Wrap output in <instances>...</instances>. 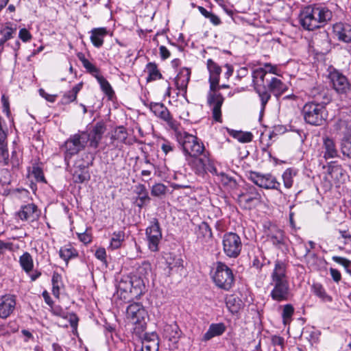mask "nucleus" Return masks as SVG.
Here are the masks:
<instances>
[{
	"instance_id": "obj_1",
	"label": "nucleus",
	"mask_w": 351,
	"mask_h": 351,
	"mask_svg": "<svg viewBox=\"0 0 351 351\" xmlns=\"http://www.w3.org/2000/svg\"><path fill=\"white\" fill-rule=\"evenodd\" d=\"M316 90L312 91L313 98L306 102L302 107L301 114L304 122L312 126H323L326 123L328 111L326 104L329 102L325 91L315 94Z\"/></svg>"
},
{
	"instance_id": "obj_2",
	"label": "nucleus",
	"mask_w": 351,
	"mask_h": 351,
	"mask_svg": "<svg viewBox=\"0 0 351 351\" xmlns=\"http://www.w3.org/2000/svg\"><path fill=\"white\" fill-rule=\"evenodd\" d=\"M332 17V13L328 8L318 5H308L301 10L299 22L305 30L313 31L325 25Z\"/></svg>"
},
{
	"instance_id": "obj_3",
	"label": "nucleus",
	"mask_w": 351,
	"mask_h": 351,
	"mask_svg": "<svg viewBox=\"0 0 351 351\" xmlns=\"http://www.w3.org/2000/svg\"><path fill=\"white\" fill-rule=\"evenodd\" d=\"M287 264L285 261L277 259L271 274V282L273 289L270 296L276 302L287 301L289 296V283L287 275Z\"/></svg>"
},
{
	"instance_id": "obj_4",
	"label": "nucleus",
	"mask_w": 351,
	"mask_h": 351,
	"mask_svg": "<svg viewBox=\"0 0 351 351\" xmlns=\"http://www.w3.org/2000/svg\"><path fill=\"white\" fill-rule=\"evenodd\" d=\"M150 270V265L147 263H143L138 268V272L141 276H123L119 280L117 289L124 299L128 298L129 293H133V295H137L142 293V287L143 280L142 276H146Z\"/></svg>"
},
{
	"instance_id": "obj_5",
	"label": "nucleus",
	"mask_w": 351,
	"mask_h": 351,
	"mask_svg": "<svg viewBox=\"0 0 351 351\" xmlns=\"http://www.w3.org/2000/svg\"><path fill=\"white\" fill-rule=\"evenodd\" d=\"M177 141H178L184 154L194 158V162L199 165L201 168L204 169V160L197 157L203 153L204 146L197 137L186 132H182L177 128Z\"/></svg>"
},
{
	"instance_id": "obj_6",
	"label": "nucleus",
	"mask_w": 351,
	"mask_h": 351,
	"mask_svg": "<svg viewBox=\"0 0 351 351\" xmlns=\"http://www.w3.org/2000/svg\"><path fill=\"white\" fill-rule=\"evenodd\" d=\"M219 79L217 77L209 78L210 90L207 95V103L211 108L213 118L215 121L221 123V106L224 98L221 93H217V90L219 89Z\"/></svg>"
},
{
	"instance_id": "obj_7",
	"label": "nucleus",
	"mask_w": 351,
	"mask_h": 351,
	"mask_svg": "<svg viewBox=\"0 0 351 351\" xmlns=\"http://www.w3.org/2000/svg\"><path fill=\"white\" fill-rule=\"evenodd\" d=\"M17 25L11 22L0 23V54L3 51L5 47H10L13 52L15 60L18 56V51L20 49L21 43L18 40L14 42L9 40L16 34Z\"/></svg>"
},
{
	"instance_id": "obj_8",
	"label": "nucleus",
	"mask_w": 351,
	"mask_h": 351,
	"mask_svg": "<svg viewBox=\"0 0 351 351\" xmlns=\"http://www.w3.org/2000/svg\"><path fill=\"white\" fill-rule=\"evenodd\" d=\"M127 317L133 324V331L138 335L145 330L147 325V313L142 304L134 302L130 304L126 310Z\"/></svg>"
},
{
	"instance_id": "obj_9",
	"label": "nucleus",
	"mask_w": 351,
	"mask_h": 351,
	"mask_svg": "<svg viewBox=\"0 0 351 351\" xmlns=\"http://www.w3.org/2000/svg\"><path fill=\"white\" fill-rule=\"evenodd\" d=\"M212 279L218 288L226 291L232 288L235 281L232 270L222 262H217Z\"/></svg>"
},
{
	"instance_id": "obj_10",
	"label": "nucleus",
	"mask_w": 351,
	"mask_h": 351,
	"mask_svg": "<svg viewBox=\"0 0 351 351\" xmlns=\"http://www.w3.org/2000/svg\"><path fill=\"white\" fill-rule=\"evenodd\" d=\"M89 140V135L86 132H79L71 135L64 143V159L66 162L72 156L84 149Z\"/></svg>"
},
{
	"instance_id": "obj_11",
	"label": "nucleus",
	"mask_w": 351,
	"mask_h": 351,
	"mask_svg": "<svg viewBox=\"0 0 351 351\" xmlns=\"http://www.w3.org/2000/svg\"><path fill=\"white\" fill-rule=\"evenodd\" d=\"M222 247L226 256L230 258H237L243 248L240 236L233 232H226L222 237Z\"/></svg>"
},
{
	"instance_id": "obj_12",
	"label": "nucleus",
	"mask_w": 351,
	"mask_h": 351,
	"mask_svg": "<svg viewBox=\"0 0 351 351\" xmlns=\"http://www.w3.org/2000/svg\"><path fill=\"white\" fill-rule=\"evenodd\" d=\"M249 179L256 185L265 189L280 190V183L278 182L276 178L271 173L263 174L258 172H250Z\"/></svg>"
},
{
	"instance_id": "obj_13",
	"label": "nucleus",
	"mask_w": 351,
	"mask_h": 351,
	"mask_svg": "<svg viewBox=\"0 0 351 351\" xmlns=\"http://www.w3.org/2000/svg\"><path fill=\"white\" fill-rule=\"evenodd\" d=\"M147 246L149 250L156 252L159 250L158 245L162 239V232L158 222L155 221L146 229Z\"/></svg>"
},
{
	"instance_id": "obj_14",
	"label": "nucleus",
	"mask_w": 351,
	"mask_h": 351,
	"mask_svg": "<svg viewBox=\"0 0 351 351\" xmlns=\"http://www.w3.org/2000/svg\"><path fill=\"white\" fill-rule=\"evenodd\" d=\"M16 307V296L12 294H5L0 297V318L6 319L15 311Z\"/></svg>"
},
{
	"instance_id": "obj_15",
	"label": "nucleus",
	"mask_w": 351,
	"mask_h": 351,
	"mask_svg": "<svg viewBox=\"0 0 351 351\" xmlns=\"http://www.w3.org/2000/svg\"><path fill=\"white\" fill-rule=\"evenodd\" d=\"M333 89L339 95H343L350 88V83L348 78L342 73L335 71L329 75Z\"/></svg>"
},
{
	"instance_id": "obj_16",
	"label": "nucleus",
	"mask_w": 351,
	"mask_h": 351,
	"mask_svg": "<svg viewBox=\"0 0 351 351\" xmlns=\"http://www.w3.org/2000/svg\"><path fill=\"white\" fill-rule=\"evenodd\" d=\"M245 191L238 195L241 202H244L246 204H257L261 202V195L256 188L252 185H246Z\"/></svg>"
},
{
	"instance_id": "obj_17",
	"label": "nucleus",
	"mask_w": 351,
	"mask_h": 351,
	"mask_svg": "<svg viewBox=\"0 0 351 351\" xmlns=\"http://www.w3.org/2000/svg\"><path fill=\"white\" fill-rule=\"evenodd\" d=\"M333 32L338 40L346 43H351V25L337 23L333 25Z\"/></svg>"
},
{
	"instance_id": "obj_18",
	"label": "nucleus",
	"mask_w": 351,
	"mask_h": 351,
	"mask_svg": "<svg viewBox=\"0 0 351 351\" xmlns=\"http://www.w3.org/2000/svg\"><path fill=\"white\" fill-rule=\"evenodd\" d=\"M266 83L267 90L276 97H280L287 90V86L281 80L276 77L271 76L270 78H267Z\"/></svg>"
},
{
	"instance_id": "obj_19",
	"label": "nucleus",
	"mask_w": 351,
	"mask_h": 351,
	"mask_svg": "<svg viewBox=\"0 0 351 351\" xmlns=\"http://www.w3.org/2000/svg\"><path fill=\"white\" fill-rule=\"evenodd\" d=\"M37 212V206L31 203L21 206L16 215L23 221H34L38 216Z\"/></svg>"
},
{
	"instance_id": "obj_20",
	"label": "nucleus",
	"mask_w": 351,
	"mask_h": 351,
	"mask_svg": "<svg viewBox=\"0 0 351 351\" xmlns=\"http://www.w3.org/2000/svg\"><path fill=\"white\" fill-rule=\"evenodd\" d=\"M252 84L254 90L263 89L266 88V79L270 78L271 76L267 75L266 69L263 68H258L253 70L252 73Z\"/></svg>"
},
{
	"instance_id": "obj_21",
	"label": "nucleus",
	"mask_w": 351,
	"mask_h": 351,
	"mask_svg": "<svg viewBox=\"0 0 351 351\" xmlns=\"http://www.w3.org/2000/svg\"><path fill=\"white\" fill-rule=\"evenodd\" d=\"M141 343V351H158L159 341L154 332L146 333Z\"/></svg>"
},
{
	"instance_id": "obj_22",
	"label": "nucleus",
	"mask_w": 351,
	"mask_h": 351,
	"mask_svg": "<svg viewBox=\"0 0 351 351\" xmlns=\"http://www.w3.org/2000/svg\"><path fill=\"white\" fill-rule=\"evenodd\" d=\"M267 241H270L278 249H280L285 245L284 232L276 227L269 230V232L267 233Z\"/></svg>"
},
{
	"instance_id": "obj_23",
	"label": "nucleus",
	"mask_w": 351,
	"mask_h": 351,
	"mask_svg": "<svg viewBox=\"0 0 351 351\" xmlns=\"http://www.w3.org/2000/svg\"><path fill=\"white\" fill-rule=\"evenodd\" d=\"M90 39L93 45L96 48L102 47L104 38L108 35L106 27H97L90 30Z\"/></svg>"
},
{
	"instance_id": "obj_24",
	"label": "nucleus",
	"mask_w": 351,
	"mask_h": 351,
	"mask_svg": "<svg viewBox=\"0 0 351 351\" xmlns=\"http://www.w3.org/2000/svg\"><path fill=\"white\" fill-rule=\"evenodd\" d=\"M150 110L157 117L167 121L169 125H173L172 119L167 108L161 103H151Z\"/></svg>"
},
{
	"instance_id": "obj_25",
	"label": "nucleus",
	"mask_w": 351,
	"mask_h": 351,
	"mask_svg": "<svg viewBox=\"0 0 351 351\" xmlns=\"http://www.w3.org/2000/svg\"><path fill=\"white\" fill-rule=\"evenodd\" d=\"M226 330L223 323L211 324L208 330L204 335L202 341H207L216 336L221 335Z\"/></svg>"
},
{
	"instance_id": "obj_26",
	"label": "nucleus",
	"mask_w": 351,
	"mask_h": 351,
	"mask_svg": "<svg viewBox=\"0 0 351 351\" xmlns=\"http://www.w3.org/2000/svg\"><path fill=\"white\" fill-rule=\"evenodd\" d=\"M77 57L82 62L87 73H90L96 79L101 75L100 69L86 59L84 53L80 52L77 54Z\"/></svg>"
},
{
	"instance_id": "obj_27",
	"label": "nucleus",
	"mask_w": 351,
	"mask_h": 351,
	"mask_svg": "<svg viewBox=\"0 0 351 351\" xmlns=\"http://www.w3.org/2000/svg\"><path fill=\"white\" fill-rule=\"evenodd\" d=\"M106 130L104 125L101 123H97L93 128L91 132V136L90 138V145L92 147L97 148L99 143L101 139L102 135Z\"/></svg>"
},
{
	"instance_id": "obj_28",
	"label": "nucleus",
	"mask_w": 351,
	"mask_h": 351,
	"mask_svg": "<svg viewBox=\"0 0 351 351\" xmlns=\"http://www.w3.org/2000/svg\"><path fill=\"white\" fill-rule=\"evenodd\" d=\"M78 255V251L70 243L61 247L59 250L60 257L66 263L71 259L77 258Z\"/></svg>"
},
{
	"instance_id": "obj_29",
	"label": "nucleus",
	"mask_w": 351,
	"mask_h": 351,
	"mask_svg": "<svg viewBox=\"0 0 351 351\" xmlns=\"http://www.w3.org/2000/svg\"><path fill=\"white\" fill-rule=\"evenodd\" d=\"M197 238L202 241H208L213 238L211 228L206 222H202L196 230Z\"/></svg>"
},
{
	"instance_id": "obj_30",
	"label": "nucleus",
	"mask_w": 351,
	"mask_h": 351,
	"mask_svg": "<svg viewBox=\"0 0 351 351\" xmlns=\"http://www.w3.org/2000/svg\"><path fill=\"white\" fill-rule=\"evenodd\" d=\"M190 76L191 71L188 68H182L177 74V89L186 90Z\"/></svg>"
},
{
	"instance_id": "obj_31",
	"label": "nucleus",
	"mask_w": 351,
	"mask_h": 351,
	"mask_svg": "<svg viewBox=\"0 0 351 351\" xmlns=\"http://www.w3.org/2000/svg\"><path fill=\"white\" fill-rule=\"evenodd\" d=\"M136 194L138 197L136 198V205L139 208H142L144 206L149 204L150 197L148 195L147 190L143 184H138L136 186Z\"/></svg>"
},
{
	"instance_id": "obj_32",
	"label": "nucleus",
	"mask_w": 351,
	"mask_h": 351,
	"mask_svg": "<svg viewBox=\"0 0 351 351\" xmlns=\"http://www.w3.org/2000/svg\"><path fill=\"white\" fill-rule=\"evenodd\" d=\"M125 237L124 231L119 230L114 232L112 234L108 248L112 250L120 248L125 241Z\"/></svg>"
},
{
	"instance_id": "obj_33",
	"label": "nucleus",
	"mask_w": 351,
	"mask_h": 351,
	"mask_svg": "<svg viewBox=\"0 0 351 351\" xmlns=\"http://www.w3.org/2000/svg\"><path fill=\"white\" fill-rule=\"evenodd\" d=\"M324 148L325 149L324 155L325 158H333L337 156V150L332 138L326 137L324 139Z\"/></svg>"
},
{
	"instance_id": "obj_34",
	"label": "nucleus",
	"mask_w": 351,
	"mask_h": 351,
	"mask_svg": "<svg viewBox=\"0 0 351 351\" xmlns=\"http://www.w3.org/2000/svg\"><path fill=\"white\" fill-rule=\"evenodd\" d=\"M228 132L231 136L243 143H250L253 139V134L250 132H242L228 129Z\"/></svg>"
},
{
	"instance_id": "obj_35",
	"label": "nucleus",
	"mask_w": 351,
	"mask_h": 351,
	"mask_svg": "<svg viewBox=\"0 0 351 351\" xmlns=\"http://www.w3.org/2000/svg\"><path fill=\"white\" fill-rule=\"evenodd\" d=\"M19 263L26 274H29L34 268L33 258L29 252H24L19 257Z\"/></svg>"
},
{
	"instance_id": "obj_36",
	"label": "nucleus",
	"mask_w": 351,
	"mask_h": 351,
	"mask_svg": "<svg viewBox=\"0 0 351 351\" xmlns=\"http://www.w3.org/2000/svg\"><path fill=\"white\" fill-rule=\"evenodd\" d=\"M145 71L148 73L147 82L154 81L162 78V75L158 69V66L154 62H149L146 65Z\"/></svg>"
},
{
	"instance_id": "obj_37",
	"label": "nucleus",
	"mask_w": 351,
	"mask_h": 351,
	"mask_svg": "<svg viewBox=\"0 0 351 351\" xmlns=\"http://www.w3.org/2000/svg\"><path fill=\"white\" fill-rule=\"evenodd\" d=\"M312 291L315 295L324 302H331L332 298L327 294L323 286L319 283H314L312 285Z\"/></svg>"
},
{
	"instance_id": "obj_38",
	"label": "nucleus",
	"mask_w": 351,
	"mask_h": 351,
	"mask_svg": "<svg viewBox=\"0 0 351 351\" xmlns=\"http://www.w3.org/2000/svg\"><path fill=\"white\" fill-rule=\"evenodd\" d=\"M52 283V293L53 295L58 298L60 295V287L62 286V277L57 272H54L51 279Z\"/></svg>"
},
{
	"instance_id": "obj_39",
	"label": "nucleus",
	"mask_w": 351,
	"mask_h": 351,
	"mask_svg": "<svg viewBox=\"0 0 351 351\" xmlns=\"http://www.w3.org/2000/svg\"><path fill=\"white\" fill-rule=\"evenodd\" d=\"M255 92L258 95L261 103V112L265 110V106L271 99V93L267 90V88L263 89H256Z\"/></svg>"
},
{
	"instance_id": "obj_40",
	"label": "nucleus",
	"mask_w": 351,
	"mask_h": 351,
	"mask_svg": "<svg viewBox=\"0 0 351 351\" xmlns=\"http://www.w3.org/2000/svg\"><path fill=\"white\" fill-rule=\"evenodd\" d=\"M207 68L210 74L209 78L217 77V79H219L221 69L212 59H208L207 60Z\"/></svg>"
},
{
	"instance_id": "obj_41",
	"label": "nucleus",
	"mask_w": 351,
	"mask_h": 351,
	"mask_svg": "<svg viewBox=\"0 0 351 351\" xmlns=\"http://www.w3.org/2000/svg\"><path fill=\"white\" fill-rule=\"evenodd\" d=\"M341 149L344 156L351 158V135L344 136L342 138Z\"/></svg>"
},
{
	"instance_id": "obj_42",
	"label": "nucleus",
	"mask_w": 351,
	"mask_h": 351,
	"mask_svg": "<svg viewBox=\"0 0 351 351\" xmlns=\"http://www.w3.org/2000/svg\"><path fill=\"white\" fill-rule=\"evenodd\" d=\"M96 80L99 84L101 89L106 95L110 96L114 93L111 85L102 75L98 77Z\"/></svg>"
},
{
	"instance_id": "obj_43",
	"label": "nucleus",
	"mask_w": 351,
	"mask_h": 351,
	"mask_svg": "<svg viewBox=\"0 0 351 351\" xmlns=\"http://www.w3.org/2000/svg\"><path fill=\"white\" fill-rule=\"evenodd\" d=\"M0 163L4 166L10 163L7 142L0 143Z\"/></svg>"
},
{
	"instance_id": "obj_44",
	"label": "nucleus",
	"mask_w": 351,
	"mask_h": 351,
	"mask_svg": "<svg viewBox=\"0 0 351 351\" xmlns=\"http://www.w3.org/2000/svg\"><path fill=\"white\" fill-rule=\"evenodd\" d=\"M240 300L232 296L226 300V304L228 310L232 313H237L240 309Z\"/></svg>"
},
{
	"instance_id": "obj_45",
	"label": "nucleus",
	"mask_w": 351,
	"mask_h": 351,
	"mask_svg": "<svg viewBox=\"0 0 351 351\" xmlns=\"http://www.w3.org/2000/svg\"><path fill=\"white\" fill-rule=\"evenodd\" d=\"M167 190V187L165 184L157 183L152 187L151 194L155 197H160L162 195H165Z\"/></svg>"
},
{
	"instance_id": "obj_46",
	"label": "nucleus",
	"mask_w": 351,
	"mask_h": 351,
	"mask_svg": "<svg viewBox=\"0 0 351 351\" xmlns=\"http://www.w3.org/2000/svg\"><path fill=\"white\" fill-rule=\"evenodd\" d=\"M128 134L125 129L123 127H120L114 131V134L112 135V138L117 140L121 143H125Z\"/></svg>"
},
{
	"instance_id": "obj_47",
	"label": "nucleus",
	"mask_w": 351,
	"mask_h": 351,
	"mask_svg": "<svg viewBox=\"0 0 351 351\" xmlns=\"http://www.w3.org/2000/svg\"><path fill=\"white\" fill-rule=\"evenodd\" d=\"M219 176H221V181L224 185H228L232 189L236 188L237 182L234 178L229 176L223 172L219 173Z\"/></svg>"
},
{
	"instance_id": "obj_48",
	"label": "nucleus",
	"mask_w": 351,
	"mask_h": 351,
	"mask_svg": "<svg viewBox=\"0 0 351 351\" xmlns=\"http://www.w3.org/2000/svg\"><path fill=\"white\" fill-rule=\"evenodd\" d=\"M304 257L306 260V263L309 266H313L316 264L317 261L318 260V256L315 253H311V250L308 247H305V254Z\"/></svg>"
},
{
	"instance_id": "obj_49",
	"label": "nucleus",
	"mask_w": 351,
	"mask_h": 351,
	"mask_svg": "<svg viewBox=\"0 0 351 351\" xmlns=\"http://www.w3.org/2000/svg\"><path fill=\"white\" fill-rule=\"evenodd\" d=\"M332 260L341 265H343L346 271L351 275V261L341 256H333Z\"/></svg>"
},
{
	"instance_id": "obj_50",
	"label": "nucleus",
	"mask_w": 351,
	"mask_h": 351,
	"mask_svg": "<svg viewBox=\"0 0 351 351\" xmlns=\"http://www.w3.org/2000/svg\"><path fill=\"white\" fill-rule=\"evenodd\" d=\"M292 171L291 169H287L282 174L284 185L287 189H290L293 185Z\"/></svg>"
},
{
	"instance_id": "obj_51",
	"label": "nucleus",
	"mask_w": 351,
	"mask_h": 351,
	"mask_svg": "<svg viewBox=\"0 0 351 351\" xmlns=\"http://www.w3.org/2000/svg\"><path fill=\"white\" fill-rule=\"evenodd\" d=\"M50 307H51V311L54 315L59 316L64 319L68 318V313L66 312V311L65 309H64L60 305L53 306L52 304L51 306H50Z\"/></svg>"
},
{
	"instance_id": "obj_52",
	"label": "nucleus",
	"mask_w": 351,
	"mask_h": 351,
	"mask_svg": "<svg viewBox=\"0 0 351 351\" xmlns=\"http://www.w3.org/2000/svg\"><path fill=\"white\" fill-rule=\"evenodd\" d=\"M294 313L293 306L290 304H286L284 306L282 317L283 318L284 322L285 323L287 320L290 319Z\"/></svg>"
},
{
	"instance_id": "obj_53",
	"label": "nucleus",
	"mask_w": 351,
	"mask_h": 351,
	"mask_svg": "<svg viewBox=\"0 0 351 351\" xmlns=\"http://www.w3.org/2000/svg\"><path fill=\"white\" fill-rule=\"evenodd\" d=\"M32 173L37 182H45L43 170L40 167L34 166Z\"/></svg>"
},
{
	"instance_id": "obj_54",
	"label": "nucleus",
	"mask_w": 351,
	"mask_h": 351,
	"mask_svg": "<svg viewBox=\"0 0 351 351\" xmlns=\"http://www.w3.org/2000/svg\"><path fill=\"white\" fill-rule=\"evenodd\" d=\"M95 256L104 264H107L106 251L104 247H99L96 250Z\"/></svg>"
},
{
	"instance_id": "obj_55",
	"label": "nucleus",
	"mask_w": 351,
	"mask_h": 351,
	"mask_svg": "<svg viewBox=\"0 0 351 351\" xmlns=\"http://www.w3.org/2000/svg\"><path fill=\"white\" fill-rule=\"evenodd\" d=\"M89 178V176L87 172H84L83 171H80V172H75L73 174V180L77 183H82L85 180Z\"/></svg>"
},
{
	"instance_id": "obj_56",
	"label": "nucleus",
	"mask_w": 351,
	"mask_h": 351,
	"mask_svg": "<svg viewBox=\"0 0 351 351\" xmlns=\"http://www.w3.org/2000/svg\"><path fill=\"white\" fill-rule=\"evenodd\" d=\"M13 250V243L11 242H5L0 239V258L5 254L6 251Z\"/></svg>"
},
{
	"instance_id": "obj_57",
	"label": "nucleus",
	"mask_w": 351,
	"mask_h": 351,
	"mask_svg": "<svg viewBox=\"0 0 351 351\" xmlns=\"http://www.w3.org/2000/svg\"><path fill=\"white\" fill-rule=\"evenodd\" d=\"M319 41H322V45H326V47L328 46L329 41H328V35L326 32H324L322 33H320L319 35H317L315 37L314 42L315 43H319Z\"/></svg>"
},
{
	"instance_id": "obj_58",
	"label": "nucleus",
	"mask_w": 351,
	"mask_h": 351,
	"mask_svg": "<svg viewBox=\"0 0 351 351\" xmlns=\"http://www.w3.org/2000/svg\"><path fill=\"white\" fill-rule=\"evenodd\" d=\"M1 100L2 103V111L9 117L10 114L9 98L6 95H3Z\"/></svg>"
},
{
	"instance_id": "obj_59",
	"label": "nucleus",
	"mask_w": 351,
	"mask_h": 351,
	"mask_svg": "<svg viewBox=\"0 0 351 351\" xmlns=\"http://www.w3.org/2000/svg\"><path fill=\"white\" fill-rule=\"evenodd\" d=\"M19 38L23 42L26 43V42H29L32 39V36L26 28H22L19 30Z\"/></svg>"
},
{
	"instance_id": "obj_60",
	"label": "nucleus",
	"mask_w": 351,
	"mask_h": 351,
	"mask_svg": "<svg viewBox=\"0 0 351 351\" xmlns=\"http://www.w3.org/2000/svg\"><path fill=\"white\" fill-rule=\"evenodd\" d=\"M77 237L85 245L89 244L92 241V235L86 232L77 233Z\"/></svg>"
},
{
	"instance_id": "obj_61",
	"label": "nucleus",
	"mask_w": 351,
	"mask_h": 351,
	"mask_svg": "<svg viewBox=\"0 0 351 351\" xmlns=\"http://www.w3.org/2000/svg\"><path fill=\"white\" fill-rule=\"evenodd\" d=\"M21 159L18 154L15 151H13L12 152V156L10 160V162L11 163L12 168H19L21 164Z\"/></svg>"
},
{
	"instance_id": "obj_62",
	"label": "nucleus",
	"mask_w": 351,
	"mask_h": 351,
	"mask_svg": "<svg viewBox=\"0 0 351 351\" xmlns=\"http://www.w3.org/2000/svg\"><path fill=\"white\" fill-rule=\"evenodd\" d=\"M77 97L72 93L70 90L64 93L62 97V102L64 104H69L72 101H74L76 99Z\"/></svg>"
},
{
	"instance_id": "obj_63",
	"label": "nucleus",
	"mask_w": 351,
	"mask_h": 351,
	"mask_svg": "<svg viewBox=\"0 0 351 351\" xmlns=\"http://www.w3.org/2000/svg\"><path fill=\"white\" fill-rule=\"evenodd\" d=\"M271 343L273 346H279L282 349L285 345V339L280 336L274 335L271 337Z\"/></svg>"
},
{
	"instance_id": "obj_64",
	"label": "nucleus",
	"mask_w": 351,
	"mask_h": 351,
	"mask_svg": "<svg viewBox=\"0 0 351 351\" xmlns=\"http://www.w3.org/2000/svg\"><path fill=\"white\" fill-rule=\"evenodd\" d=\"M267 71V75L268 74H278V67L276 65H273L271 63H265L264 68Z\"/></svg>"
}]
</instances>
